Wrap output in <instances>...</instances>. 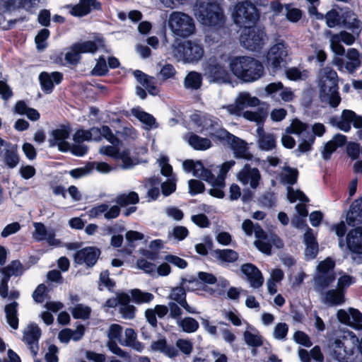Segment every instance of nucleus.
Returning <instances> with one entry per match:
<instances>
[{"label": "nucleus", "instance_id": "obj_1", "mask_svg": "<svg viewBox=\"0 0 362 362\" xmlns=\"http://www.w3.org/2000/svg\"><path fill=\"white\" fill-rule=\"evenodd\" d=\"M359 339L351 331H342L331 338L327 345L329 356L338 362H350L358 349Z\"/></svg>", "mask_w": 362, "mask_h": 362}, {"label": "nucleus", "instance_id": "obj_2", "mask_svg": "<svg viewBox=\"0 0 362 362\" xmlns=\"http://www.w3.org/2000/svg\"><path fill=\"white\" fill-rule=\"evenodd\" d=\"M233 160L226 161L221 165H212L211 169L205 168L200 160H186L182 168L186 173H192L199 181H225L229 170L235 165ZM189 181H198L191 179Z\"/></svg>", "mask_w": 362, "mask_h": 362}, {"label": "nucleus", "instance_id": "obj_3", "mask_svg": "<svg viewBox=\"0 0 362 362\" xmlns=\"http://www.w3.org/2000/svg\"><path fill=\"white\" fill-rule=\"evenodd\" d=\"M232 73L245 82H253L264 74V66L257 59L247 57H234L229 61Z\"/></svg>", "mask_w": 362, "mask_h": 362}, {"label": "nucleus", "instance_id": "obj_4", "mask_svg": "<svg viewBox=\"0 0 362 362\" xmlns=\"http://www.w3.org/2000/svg\"><path fill=\"white\" fill-rule=\"evenodd\" d=\"M325 132L324 124L321 123H315L312 127L310 132L309 126L296 119H293L289 127L286 128L287 133H292L298 136L299 144L296 150V153H305L310 150L311 145L315 141V136H321Z\"/></svg>", "mask_w": 362, "mask_h": 362}, {"label": "nucleus", "instance_id": "obj_5", "mask_svg": "<svg viewBox=\"0 0 362 362\" xmlns=\"http://www.w3.org/2000/svg\"><path fill=\"white\" fill-rule=\"evenodd\" d=\"M194 15L204 25L218 27L224 23V14L220 5L213 0H197Z\"/></svg>", "mask_w": 362, "mask_h": 362}, {"label": "nucleus", "instance_id": "obj_6", "mask_svg": "<svg viewBox=\"0 0 362 362\" xmlns=\"http://www.w3.org/2000/svg\"><path fill=\"white\" fill-rule=\"evenodd\" d=\"M320 98L322 103L336 107L341 102L338 92V76L330 67H325L320 71Z\"/></svg>", "mask_w": 362, "mask_h": 362}, {"label": "nucleus", "instance_id": "obj_7", "mask_svg": "<svg viewBox=\"0 0 362 362\" xmlns=\"http://www.w3.org/2000/svg\"><path fill=\"white\" fill-rule=\"evenodd\" d=\"M191 119L196 125L197 132L210 136L214 140L221 141L228 135V131L222 128L221 121L214 116L194 114Z\"/></svg>", "mask_w": 362, "mask_h": 362}, {"label": "nucleus", "instance_id": "obj_8", "mask_svg": "<svg viewBox=\"0 0 362 362\" xmlns=\"http://www.w3.org/2000/svg\"><path fill=\"white\" fill-rule=\"evenodd\" d=\"M168 25L174 35L183 38L189 37L195 31L194 19L181 11H173L170 14Z\"/></svg>", "mask_w": 362, "mask_h": 362}, {"label": "nucleus", "instance_id": "obj_9", "mask_svg": "<svg viewBox=\"0 0 362 362\" xmlns=\"http://www.w3.org/2000/svg\"><path fill=\"white\" fill-rule=\"evenodd\" d=\"M173 53L177 61L194 63L203 57L204 52L201 45L194 41L187 40L174 46Z\"/></svg>", "mask_w": 362, "mask_h": 362}, {"label": "nucleus", "instance_id": "obj_10", "mask_svg": "<svg viewBox=\"0 0 362 362\" xmlns=\"http://www.w3.org/2000/svg\"><path fill=\"white\" fill-rule=\"evenodd\" d=\"M266 34L263 28L259 26L244 27L240 36V45L250 51L261 49L266 42Z\"/></svg>", "mask_w": 362, "mask_h": 362}, {"label": "nucleus", "instance_id": "obj_11", "mask_svg": "<svg viewBox=\"0 0 362 362\" xmlns=\"http://www.w3.org/2000/svg\"><path fill=\"white\" fill-rule=\"evenodd\" d=\"M334 261L327 257L319 262L317 267V272L314 277V287L317 292L322 293L324 290L335 280L334 268Z\"/></svg>", "mask_w": 362, "mask_h": 362}, {"label": "nucleus", "instance_id": "obj_12", "mask_svg": "<svg viewBox=\"0 0 362 362\" xmlns=\"http://www.w3.org/2000/svg\"><path fill=\"white\" fill-rule=\"evenodd\" d=\"M232 17L235 24L247 27L255 23L259 18L256 7L248 1L238 3L233 11Z\"/></svg>", "mask_w": 362, "mask_h": 362}, {"label": "nucleus", "instance_id": "obj_13", "mask_svg": "<svg viewBox=\"0 0 362 362\" xmlns=\"http://www.w3.org/2000/svg\"><path fill=\"white\" fill-rule=\"evenodd\" d=\"M288 45L282 40L277 42L269 49L266 56V65L273 72L281 69L286 62Z\"/></svg>", "mask_w": 362, "mask_h": 362}, {"label": "nucleus", "instance_id": "obj_14", "mask_svg": "<svg viewBox=\"0 0 362 362\" xmlns=\"http://www.w3.org/2000/svg\"><path fill=\"white\" fill-rule=\"evenodd\" d=\"M204 75L209 82L225 83L228 79L226 67L215 57L209 58L203 65Z\"/></svg>", "mask_w": 362, "mask_h": 362}, {"label": "nucleus", "instance_id": "obj_15", "mask_svg": "<svg viewBox=\"0 0 362 362\" xmlns=\"http://www.w3.org/2000/svg\"><path fill=\"white\" fill-rule=\"evenodd\" d=\"M189 284H197V280L195 279L189 280L182 279L180 286L172 288L169 294V298L179 304L186 310L187 313L190 314H198L199 312L197 308L194 306L189 305L186 300V293L185 288H187L188 290H193V288L189 287Z\"/></svg>", "mask_w": 362, "mask_h": 362}, {"label": "nucleus", "instance_id": "obj_16", "mask_svg": "<svg viewBox=\"0 0 362 362\" xmlns=\"http://www.w3.org/2000/svg\"><path fill=\"white\" fill-rule=\"evenodd\" d=\"M99 152L101 154L111 156L119 160L121 162L119 165L122 169H130L138 163L136 159H133L130 157L129 150L119 152L115 147V145L102 146L100 148Z\"/></svg>", "mask_w": 362, "mask_h": 362}, {"label": "nucleus", "instance_id": "obj_17", "mask_svg": "<svg viewBox=\"0 0 362 362\" xmlns=\"http://www.w3.org/2000/svg\"><path fill=\"white\" fill-rule=\"evenodd\" d=\"M2 277L0 281V296L6 298L8 296V282L11 276H19L23 272L21 263L14 260L9 265L0 270Z\"/></svg>", "mask_w": 362, "mask_h": 362}, {"label": "nucleus", "instance_id": "obj_18", "mask_svg": "<svg viewBox=\"0 0 362 362\" xmlns=\"http://www.w3.org/2000/svg\"><path fill=\"white\" fill-rule=\"evenodd\" d=\"M221 141H226L232 150L234 157L250 160L252 155L250 153L247 144L243 139L234 136L228 132V135Z\"/></svg>", "mask_w": 362, "mask_h": 362}, {"label": "nucleus", "instance_id": "obj_19", "mask_svg": "<svg viewBox=\"0 0 362 362\" xmlns=\"http://www.w3.org/2000/svg\"><path fill=\"white\" fill-rule=\"evenodd\" d=\"M358 35L359 34H356L355 32L349 33L346 31H341L339 33L332 35L330 37L331 49L337 55H344L345 49L341 45V42L346 45H351Z\"/></svg>", "mask_w": 362, "mask_h": 362}, {"label": "nucleus", "instance_id": "obj_20", "mask_svg": "<svg viewBox=\"0 0 362 362\" xmlns=\"http://www.w3.org/2000/svg\"><path fill=\"white\" fill-rule=\"evenodd\" d=\"M339 321L355 329L362 330V313L357 309L349 308L347 310L341 309L337 313Z\"/></svg>", "mask_w": 362, "mask_h": 362}, {"label": "nucleus", "instance_id": "obj_21", "mask_svg": "<svg viewBox=\"0 0 362 362\" xmlns=\"http://www.w3.org/2000/svg\"><path fill=\"white\" fill-rule=\"evenodd\" d=\"M41 336V330L35 324H29L23 331V341L26 344L33 356L37 354L38 341Z\"/></svg>", "mask_w": 362, "mask_h": 362}, {"label": "nucleus", "instance_id": "obj_22", "mask_svg": "<svg viewBox=\"0 0 362 362\" xmlns=\"http://www.w3.org/2000/svg\"><path fill=\"white\" fill-rule=\"evenodd\" d=\"M69 129L66 126H62L59 129L52 130L48 139L49 146H57L59 151L62 152L68 151L70 144L66 140L69 137Z\"/></svg>", "mask_w": 362, "mask_h": 362}, {"label": "nucleus", "instance_id": "obj_23", "mask_svg": "<svg viewBox=\"0 0 362 362\" xmlns=\"http://www.w3.org/2000/svg\"><path fill=\"white\" fill-rule=\"evenodd\" d=\"M34 232L33 237L37 241L45 240L50 246L58 247L61 242L55 238V233L53 229L47 228L42 223H34Z\"/></svg>", "mask_w": 362, "mask_h": 362}, {"label": "nucleus", "instance_id": "obj_24", "mask_svg": "<svg viewBox=\"0 0 362 362\" xmlns=\"http://www.w3.org/2000/svg\"><path fill=\"white\" fill-rule=\"evenodd\" d=\"M351 124H353L356 128L362 127V117L357 115L352 110H343L340 119L337 122V127L345 132H348L351 129Z\"/></svg>", "mask_w": 362, "mask_h": 362}, {"label": "nucleus", "instance_id": "obj_25", "mask_svg": "<svg viewBox=\"0 0 362 362\" xmlns=\"http://www.w3.org/2000/svg\"><path fill=\"white\" fill-rule=\"evenodd\" d=\"M100 252L94 247H88L77 251L74 256V261L77 264H86L88 267L93 266Z\"/></svg>", "mask_w": 362, "mask_h": 362}, {"label": "nucleus", "instance_id": "obj_26", "mask_svg": "<svg viewBox=\"0 0 362 362\" xmlns=\"http://www.w3.org/2000/svg\"><path fill=\"white\" fill-rule=\"evenodd\" d=\"M62 78V74L58 71H53L52 73L43 71L39 75L41 88L47 94L51 93L54 88V85L59 84Z\"/></svg>", "mask_w": 362, "mask_h": 362}, {"label": "nucleus", "instance_id": "obj_27", "mask_svg": "<svg viewBox=\"0 0 362 362\" xmlns=\"http://www.w3.org/2000/svg\"><path fill=\"white\" fill-rule=\"evenodd\" d=\"M240 270L247 277L250 286L254 288H259L264 281L261 272L255 265L250 263L244 264Z\"/></svg>", "mask_w": 362, "mask_h": 362}, {"label": "nucleus", "instance_id": "obj_28", "mask_svg": "<svg viewBox=\"0 0 362 362\" xmlns=\"http://www.w3.org/2000/svg\"><path fill=\"white\" fill-rule=\"evenodd\" d=\"M96 169L98 172L102 173H107L110 171V168L106 163H90L87 164L84 168H76L70 170L68 173L74 179H79L83 177L84 175L90 173L94 169Z\"/></svg>", "mask_w": 362, "mask_h": 362}, {"label": "nucleus", "instance_id": "obj_29", "mask_svg": "<svg viewBox=\"0 0 362 362\" xmlns=\"http://www.w3.org/2000/svg\"><path fill=\"white\" fill-rule=\"evenodd\" d=\"M346 242L347 248L351 252L362 255V226L349 230Z\"/></svg>", "mask_w": 362, "mask_h": 362}, {"label": "nucleus", "instance_id": "obj_30", "mask_svg": "<svg viewBox=\"0 0 362 362\" xmlns=\"http://www.w3.org/2000/svg\"><path fill=\"white\" fill-rule=\"evenodd\" d=\"M100 8V5L96 0H80L78 4L71 8V13L75 16H83L92 10Z\"/></svg>", "mask_w": 362, "mask_h": 362}, {"label": "nucleus", "instance_id": "obj_31", "mask_svg": "<svg viewBox=\"0 0 362 362\" xmlns=\"http://www.w3.org/2000/svg\"><path fill=\"white\" fill-rule=\"evenodd\" d=\"M257 134L258 136L257 144L259 148L262 151H272L276 146V138L274 134L265 133L261 127L257 129Z\"/></svg>", "mask_w": 362, "mask_h": 362}, {"label": "nucleus", "instance_id": "obj_32", "mask_svg": "<svg viewBox=\"0 0 362 362\" xmlns=\"http://www.w3.org/2000/svg\"><path fill=\"white\" fill-rule=\"evenodd\" d=\"M346 220L347 223L352 226L362 223V197L352 203Z\"/></svg>", "mask_w": 362, "mask_h": 362}, {"label": "nucleus", "instance_id": "obj_33", "mask_svg": "<svg viewBox=\"0 0 362 362\" xmlns=\"http://www.w3.org/2000/svg\"><path fill=\"white\" fill-rule=\"evenodd\" d=\"M346 220L347 223L352 226L362 223V197L352 203Z\"/></svg>", "mask_w": 362, "mask_h": 362}, {"label": "nucleus", "instance_id": "obj_34", "mask_svg": "<svg viewBox=\"0 0 362 362\" xmlns=\"http://www.w3.org/2000/svg\"><path fill=\"white\" fill-rule=\"evenodd\" d=\"M134 75L138 82L141 83L151 95H156L158 93L156 81L153 77L148 76L139 70L135 71Z\"/></svg>", "mask_w": 362, "mask_h": 362}, {"label": "nucleus", "instance_id": "obj_35", "mask_svg": "<svg viewBox=\"0 0 362 362\" xmlns=\"http://www.w3.org/2000/svg\"><path fill=\"white\" fill-rule=\"evenodd\" d=\"M341 25L356 34H359L361 32L360 21L357 18V16L351 11H343Z\"/></svg>", "mask_w": 362, "mask_h": 362}, {"label": "nucleus", "instance_id": "obj_36", "mask_svg": "<svg viewBox=\"0 0 362 362\" xmlns=\"http://www.w3.org/2000/svg\"><path fill=\"white\" fill-rule=\"evenodd\" d=\"M151 348L153 351H160L170 358L175 357L178 354L176 348L172 345L167 344L165 339L153 341L151 344Z\"/></svg>", "mask_w": 362, "mask_h": 362}, {"label": "nucleus", "instance_id": "obj_37", "mask_svg": "<svg viewBox=\"0 0 362 362\" xmlns=\"http://www.w3.org/2000/svg\"><path fill=\"white\" fill-rule=\"evenodd\" d=\"M259 104V100L246 91L240 93L235 99V105L238 110H243L247 107H256Z\"/></svg>", "mask_w": 362, "mask_h": 362}, {"label": "nucleus", "instance_id": "obj_38", "mask_svg": "<svg viewBox=\"0 0 362 362\" xmlns=\"http://www.w3.org/2000/svg\"><path fill=\"white\" fill-rule=\"evenodd\" d=\"M255 237L257 240L255 241V245L258 250L266 255H270L272 245L269 241L271 240L265 235L262 228L255 230Z\"/></svg>", "mask_w": 362, "mask_h": 362}, {"label": "nucleus", "instance_id": "obj_39", "mask_svg": "<svg viewBox=\"0 0 362 362\" xmlns=\"http://www.w3.org/2000/svg\"><path fill=\"white\" fill-rule=\"evenodd\" d=\"M18 306L17 302H13L6 305L4 308L6 322L13 329L18 327Z\"/></svg>", "mask_w": 362, "mask_h": 362}, {"label": "nucleus", "instance_id": "obj_40", "mask_svg": "<svg viewBox=\"0 0 362 362\" xmlns=\"http://www.w3.org/2000/svg\"><path fill=\"white\" fill-rule=\"evenodd\" d=\"M237 178L238 181H259L260 173L257 168L246 164L238 173Z\"/></svg>", "mask_w": 362, "mask_h": 362}, {"label": "nucleus", "instance_id": "obj_41", "mask_svg": "<svg viewBox=\"0 0 362 362\" xmlns=\"http://www.w3.org/2000/svg\"><path fill=\"white\" fill-rule=\"evenodd\" d=\"M187 141L189 144L194 149L198 151H205L211 146L210 139L207 138H202L193 133L189 134Z\"/></svg>", "mask_w": 362, "mask_h": 362}, {"label": "nucleus", "instance_id": "obj_42", "mask_svg": "<svg viewBox=\"0 0 362 362\" xmlns=\"http://www.w3.org/2000/svg\"><path fill=\"white\" fill-rule=\"evenodd\" d=\"M0 156L4 158V163L10 168L16 167L19 163V157L15 145L11 144L9 148H7Z\"/></svg>", "mask_w": 362, "mask_h": 362}, {"label": "nucleus", "instance_id": "obj_43", "mask_svg": "<svg viewBox=\"0 0 362 362\" xmlns=\"http://www.w3.org/2000/svg\"><path fill=\"white\" fill-rule=\"evenodd\" d=\"M183 83L186 89L198 90L202 84V76L197 71H190L185 76Z\"/></svg>", "mask_w": 362, "mask_h": 362}, {"label": "nucleus", "instance_id": "obj_44", "mask_svg": "<svg viewBox=\"0 0 362 362\" xmlns=\"http://www.w3.org/2000/svg\"><path fill=\"white\" fill-rule=\"evenodd\" d=\"M344 301V292L339 289L329 290L323 297V302L332 305H341Z\"/></svg>", "mask_w": 362, "mask_h": 362}, {"label": "nucleus", "instance_id": "obj_45", "mask_svg": "<svg viewBox=\"0 0 362 362\" xmlns=\"http://www.w3.org/2000/svg\"><path fill=\"white\" fill-rule=\"evenodd\" d=\"M132 115L136 117L140 122L146 125V129H151L156 127V119L153 115L144 112L138 108H134L132 110Z\"/></svg>", "mask_w": 362, "mask_h": 362}, {"label": "nucleus", "instance_id": "obj_46", "mask_svg": "<svg viewBox=\"0 0 362 362\" xmlns=\"http://www.w3.org/2000/svg\"><path fill=\"white\" fill-rule=\"evenodd\" d=\"M177 325L186 333L195 332L199 328L198 322L191 317H185L181 319H178L177 321Z\"/></svg>", "mask_w": 362, "mask_h": 362}, {"label": "nucleus", "instance_id": "obj_47", "mask_svg": "<svg viewBox=\"0 0 362 362\" xmlns=\"http://www.w3.org/2000/svg\"><path fill=\"white\" fill-rule=\"evenodd\" d=\"M243 337L248 346L258 347L262 344V337L254 328L250 327V329L246 330L243 334Z\"/></svg>", "mask_w": 362, "mask_h": 362}, {"label": "nucleus", "instance_id": "obj_48", "mask_svg": "<svg viewBox=\"0 0 362 362\" xmlns=\"http://www.w3.org/2000/svg\"><path fill=\"white\" fill-rule=\"evenodd\" d=\"M98 132H95L93 138L94 141H100V137H104L112 145H117L119 143V139L112 134V130L107 126H102L100 128L98 127Z\"/></svg>", "mask_w": 362, "mask_h": 362}, {"label": "nucleus", "instance_id": "obj_49", "mask_svg": "<svg viewBox=\"0 0 362 362\" xmlns=\"http://www.w3.org/2000/svg\"><path fill=\"white\" fill-rule=\"evenodd\" d=\"M214 257L223 262H228L231 263L236 261L238 258V255L237 252L232 250H216L214 252Z\"/></svg>", "mask_w": 362, "mask_h": 362}, {"label": "nucleus", "instance_id": "obj_50", "mask_svg": "<svg viewBox=\"0 0 362 362\" xmlns=\"http://www.w3.org/2000/svg\"><path fill=\"white\" fill-rule=\"evenodd\" d=\"M95 132H98V127H93L90 130L78 129L73 136L74 142L83 143L86 141L93 140Z\"/></svg>", "mask_w": 362, "mask_h": 362}, {"label": "nucleus", "instance_id": "obj_51", "mask_svg": "<svg viewBox=\"0 0 362 362\" xmlns=\"http://www.w3.org/2000/svg\"><path fill=\"white\" fill-rule=\"evenodd\" d=\"M342 13V11H339L335 9H332L328 11L324 16L327 25L329 28H334L341 25Z\"/></svg>", "mask_w": 362, "mask_h": 362}, {"label": "nucleus", "instance_id": "obj_52", "mask_svg": "<svg viewBox=\"0 0 362 362\" xmlns=\"http://www.w3.org/2000/svg\"><path fill=\"white\" fill-rule=\"evenodd\" d=\"M138 201L139 196L134 192L119 194L115 199L116 203L122 206H125L129 204H134L137 203Z\"/></svg>", "mask_w": 362, "mask_h": 362}, {"label": "nucleus", "instance_id": "obj_53", "mask_svg": "<svg viewBox=\"0 0 362 362\" xmlns=\"http://www.w3.org/2000/svg\"><path fill=\"white\" fill-rule=\"evenodd\" d=\"M133 301L137 304L148 303L153 300L154 296L148 292H143L139 289H133L131 291Z\"/></svg>", "mask_w": 362, "mask_h": 362}, {"label": "nucleus", "instance_id": "obj_54", "mask_svg": "<svg viewBox=\"0 0 362 362\" xmlns=\"http://www.w3.org/2000/svg\"><path fill=\"white\" fill-rule=\"evenodd\" d=\"M74 49L81 54L94 53L98 49V45L93 41H83L74 44Z\"/></svg>", "mask_w": 362, "mask_h": 362}, {"label": "nucleus", "instance_id": "obj_55", "mask_svg": "<svg viewBox=\"0 0 362 362\" xmlns=\"http://www.w3.org/2000/svg\"><path fill=\"white\" fill-rule=\"evenodd\" d=\"M168 158L166 156H162L158 160L161 174L168 178L166 181H173L174 179L173 168L168 163Z\"/></svg>", "mask_w": 362, "mask_h": 362}, {"label": "nucleus", "instance_id": "obj_56", "mask_svg": "<svg viewBox=\"0 0 362 362\" xmlns=\"http://www.w3.org/2000/svg\"><path fill=\"white\" fill-rule=\"evenodd\" d=\"M288 332V326L285 322H279L274 327L273 337L276 340L284 341Z\"/></svg>", "mask_w": 362, "mask_h": 362}, {"label": "nucleus", "instance_id": "obj_57", "mask_svg": "<svg viewBox=\"0 0 362 362\" xmlns=\"http://www.w3.org/2000/svg\"><path fill=\"white\" fill-rule=\"evenodd\" d=\"M287 197L291 202L299 200L301 202L306 203L309 202L308 198L303 192L298 189H293L291 187H287Z\"/></svg>", "mask_w": 362, "mask_h": 362}, {"label": "nucleus", "instance_id": "obj_58", "mask_svg": "<svg viewBox=\"0 0 362 362\" xmlns=\"http://www.w3.org/2000/svg\"><path fill=\"white\" fill-rule=\"evenodd\" d=\"M216 284L217 286L216 289L204 287V290L206 291H209L211 294L220 296L223 293V289L229 285L228 281L223 277H219L218 279L216 278Z\"/></svg>", "mask_w": 362, "mask_h": 362}, {"label": "nucleus", "instance_id": "obj_59", "mask_svg": "<svg viewBox=\"0 0 362 362\" xmlns=\"http://www.w3.org/2000/svg\"><path fill=\"white\" fill-rule=\"evenodd\" d=\"M287 78L291 81L303 80L307 78L308 74L305 70L303 71L296 67H291L286 70Z\"/></svg>", "mask_w": 362, "mask_h": 362}, {"label": "nucleus", "instance_id": "obj_60", "mask_svg": "<svg viewBox=\"0 0 362 362\" xmlns=\"http://www.w3.org/2000/svg\"><path fill=\"white\" fill-rule=\"evenodd\" d=\"M49 36V31L46 28H43L39 31L35 38L37 49L39 50H43L46 47V40Z\"/></svg>", "mask_w": 362, "mask_h": 362}, {"label": "nucleus", "instance_id": "obj_61", "mask_svg": "<svg viewBox=\"0 0 362 362\" xmlns=\"http://www.w3.org/2000/svg\"><path fill=\"white\" fill-rule=\"evenodd\" d=\"M71 313L74 318L86 319L90 315V309L88 306L79 304L73 308Z\"/></svg>", "mask_w": 362, "mask_h": 362}, {"label": "nucleus", "instance_id": "obj_62", "mask_svg": "<svg viewBox=\"0 0 362 362\" xmlns=\"http://www.w3.org/2000/svg\"><path fill=\"white\" fill-rule=\"evenodd\" d=\"M218 324L220 325L219 331L221 333L222 337L224 339V341L229 344L233 343L235 339V336L230 331L228 325L224 322H219Z\"/></svg>", "mask_w": 362, "mask_h": 362}, {"label": "nucleus", "instance_id": "obj_63", "mask_svg": "<svg viewBox=\"0 0 362 362\" xmlns=\"http://www.w3.org/2000/svg\"><path fill=\"white\" fill-rule=\"evenodd\" d=\"M107 71L108 69L105 59L103 57H100L92 70V74L95 76H104L107 74Z\"/></svg>", "mask_w": 362, "mask_h": 362}, {"label": "nucleus", "instance_id": "obj_64", "mask_svg": "<svg viewBox=\"0 0 362 362\" xmlns=\"http://www.w3.org/2000/svg\"><path fill=\"white\" fill-rule=\"evenodd\" d=\"M69 151L76 156H83L87 153L88 146L84 143L74 142L70 144Z\"/></svg>", "mask_w": 362, "mask_h": 362}]
</instances>
